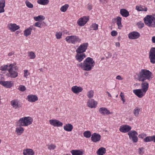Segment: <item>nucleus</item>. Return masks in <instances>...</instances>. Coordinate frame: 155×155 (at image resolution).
I'll list each match as a JSON object with an SVG mask.
<instances>
[{
    "label": "nucleus",
    "instance_id": "obj_20",
    "mask_svg": "<svg viewBox=\"0 0 155 155\" xmlns=\"http://www.w3.org/2000/svg\"><path fill=\"white\" fill-rule=\"evenodd\" d=\"M23 154L24 155H35V152L31 149L27 148L23 150Z\"/></svg>",
    "mask_w": 155,
    "mask_h": 155
},
{
    "label": "nucleus",
    "instance_id": "obj_24",
    "mask_svg": "<svg viewBox=\"0 0 155 155\" xmlns=\"http://www.w3.org/2000/svg\"><path fill=\"white\" fill-rule=\"evenodd\" d=\"M71 153L72 155H82L84 153V151L82 150H72Z\"/></svg>",
    "mask_w": 155,
    "mask_h": 155
},
{
    "label": "nucleus",
    "instance_id": "obj_35",
    "mask_svg": "<svg viewBox=\"0 0 155 155\" xmlns=\"http://www.w3.org/2000/svg\"><path fill=\"white\" fill-rule=\"evenodd\" d=\"M84 136L87 138L90 137L91 135V132L89 130H87L85 131L83 133Z\"/></svg>",
    "mask_w": 155,
    "mask_h": 155
},
{
    "label": "nucleus",
    "instance_id": "obj_29",
    "mask_svg": "<svg viewBox=\"0 0 155 155\" xmlns=\"http://www.w3.org/2000/svg\"><path fill=\"white\" fill-rule=\"evenodd\" d=\"M33 26H31L27 29H25L24 31V35L27 37L31 34V31L33 29Z\"/></svg>",
    "mask_w": 155,
    "mask_h": 155
},
{
    "label": "nucleus",
    "instance_id": "obj_7",
    "mask_svg": "<svg viewBox=\"0 0 155 155\" xmlns=\"http://www.w3.org/2000/svg\"><path fill=\"white\" fill-rule=\"evenodd\" d=\"M16 64L15 63L10 64V68L8 70L9 73L8 74V77L15 78L18 76V73L16 71H13V68H16Z\"/></svg>",
    "mask_w": 155,
    "mask_h": 155
},
{
    "label": "nucleus",
    "instance_id": "obj_23",
    "mask_svg": "<svg viewBox=\"0 0 155 155\" xmlns=\"http://www.w3.org/2000/svg\"><path fill=\"white\" fill-rule=\"evenodd\" d=\"M72 91L75 94H78L80 92L83 90V88L81 87L77 86H73L71 88Z\"/></svg>",
    "mask_w": 155,
    "mask_h": 155
},
{
    "label": "nucleus",
    "instance_id": "obj_1",
    "mask_svg": "<svg viewBox=\"0 0 155 155\" xmlns=\"http://www.w3.org/2000/svg\"><path fill=\"white\" fill-rule=\"evenodd\" d=\"M95 65V62L93 59L90 57H87L83 62L78 64L77 66L84 71H89L92 70Z\"/></svg>",
    "mask_w": 155,
    "mask_h": 155
},
{
    "label": "nucleus",
    "instance_id": "obj_28",
    "mask_svg": "<svg viewBox=\"0 0 155 155\" xmlns=\"http://www.w3.org/2000/svg\"><path fill=\"white\" fill-rule=\"evenodd\" d=\"M73 127L72 125L70 124H67L64 126L63 128L66 131L70 132L72 130Z\"/></svg>",
    "mask_w": 155,
    "mask_h": 155
},
{
    "label": "nucleus",
    "instance_id": "obj_37",
    "mask_svg": "<svg viewBox=\"0 0 155 155\" xmlns=\"http://www.w3.org/2000/svg\"><path fill=\"white\" fill-rule=\"evenodd\" d=\"M69 5L68 4H65L61 7L60 10L62 12H65L66 11Z\"/></svg>",
    "mask_w": 155,
    "mask_h": 155
},
{
    "label": "nucleus",
    "instance_id": "obj_47",
    "mask_svg": "<svg viewBox=\"0 0 155 155\" xmlns=\"http://www.w3.org/2000/svg\"><path fill=\"white\" fill-rule=\"evenodd\" d=\"M94 91L92 90H91L88 92L87 96L88 97H93L94 96Z\"/></svg>",
    "mask_w": 155,
    "mask_h": 155
},
{
    "label": "nucleus",
    "instance_id": "obj_58",
    "mask_svg": "<svg viewBox=\"0 0 155 155\" xmlns=\"http://www.w3.org/2000/svg\"><path fill=\"white\" fill-rule=\"evenodd\" d=\"M14 54V52L13 51H12L11 52L9 53L8 54V55L9 56H11Z\"/></svg>",
    "mask_w": 155,
    "mask_h": 155
},
{
    "label": "nucleus",
    "instance_id": "obj_52",
    "mask_svg": "<svg viewBox=\"0 0 155 155\" xmlns=\"http://www.w3.org/2000/svg\"><path fill=\"white\" fill-rule=\"evenodd\" d=\"M111 34L112 36H115L117 35V33L116 31L113 30L111 32Z\"/></svg>",
    "mask_w": 155,
    "mask_h": 155
},
{
    "label": "nucleus",
    "instance_id": "obj_50",
    "mask_svg": "<svg viewBox=\"0 0 155 155\" xmlns=\"http://www.w3.org/2000/svg\"><path fill=\"white\" fill-rule=\"evenodd\" d=\"M136 9L138 11H143V8L141 6H137L136 7Z\"/></svg>",
    "mask_w": 155,
    "mask_h": 155
},
{
    "label": "nucleus",
    "instance_id": "obj_21",
    "mask_svg": "<svg viewBox=\"0 0 155 155\" xmlns=\"http://www.w3.org/2000/svg\"><path fill=\"white\" fill-rule=\"evenodd\" d=\"M86 57V55L85 54H77L75 55V58L77 61L79 62H81Z\"/></svg>",
    "mask_w": 155,
    "mask_h": 155
},
{
    "label": "nucleus",
    "instance_id": "obj_63",
    "mask_svg": "<svg viewBox=\"0 0 155 155\" xmlns=\"http://www.w3.org/2000/svg\"><path fill=\"white\" fill-rule=\"evenodd\" d=\"M121 100L123 101V103H124L125 102V101L124 98L125 97H121Z\"/></svg>",
    "mask_w": 155,
    "mask_h": 155
},
{
    "label": "nucleus",
    "instance_id": "obj_38",
    "mask_svg": "<svg viewBox=\"0 0 155 155\" xmlns=\"http://www.w3.org/2000/svg\"><path fill=\"white\" fill-rule=\"evenodd\" d=\"M10 68V64L9 65L6 64L1 67V70L2 71H8V70Z\"/></svg>",
    "mask_w": 155,
    "mask_h": 155
},
{
    "label": "nucleus",
    "instance_id": "obj_41",
    "mask_svg": "<svg viewBox=\"0 0 155 155\" xmlns=\"http://www.w3.org/2000/svg\"><path fill=\"white\" fill-rule=\"evenodd\" d=\"M48 149L49 150H54L56 147L55 145L51 144L48 145Z\"/></svg>",
    "mask_w": 155,
    "mask_h": 155
},
{
    "label": "nucleus",
    "instance_id": "obj_19",
    "mask_svg": "<svg viewBox=\"0 0 155 155\" xmlns=\"http://www.w3.org/2000/svg\"><path fill=\"white\" fill-rule=\"evenodd\" d=\"M8 27L12 31L14 32L20 28L19 25H17L16 24H9L8 25Z\"/></svg>",
    "mask_w": 155,
    "mask_h": 155
},
{
    "label": "nucleus",
    "instance_id": "obj_33",
    "mask_svg": "<svg viewBox=\"0 0 155 155\" xmlns=\"http://www.w3.org/2000/svg\"><path fill=\"white\" fill-rule=\"evenodd\" d=\"M34 19L36 21H41L45 19V17L42 15H39L38 16L34 17Z\"/></svg>",
    "mask_w": 155,
    "mask_h": 155
},
{
    "label": "nucleus",
    "instance_id": "obj_8",
    "mask_svg": "<svg viewBox=\"0 0 155 155\" xmlns=\"http://www.w3.org/2000/svg\"><path fill=\"white\" fill-rule=\"evenodd\" d=\"M130 139L134 143H136L138 141V133L135 130H131L127 133Z\"/></svg>",
    "mask_w": 155,
    "mask_h": 155
},
{
    "label": "nucleus",
    "instance_id": "obj_44",
    "mask_svg": "<svg viewBox=\"0 0 155 155\" xmlns=\"http://www.w3.org/2000/svg\"><path fill=\"white\" fill-rule=\"evenodd\" d=\"M25 4L26 6L29 8H32L33 7V5L28 1H26Z\"/></svg>",
    "mask_w": 155,
    "mask_h": 155
},
{
    "label": "nucleus",
    "instance_id": "obj_57",
    "mask_svg": "<svg viewBox=\"0 0 155 155\" xmlns=\"http://www.w3.org/2000/svg\"><path fill=\"white\" fill-rule=\"evenodd\" d=\"M151 41L153 43H155V36H153L152 37Z\"/></svg>",
    "mask_w": 155,
    "mask_h": 155
},
{
    "label": "nucleus",
    "instance_id": "obj_30",
    "mask_svg": "<svg viewBox=\"0 0 155 155\" xmlns=\"http://www.w3.org/2000/svg\"><path fill=\"white\" fill-rule=\"evenodd\" d=\"M21 126H19L16 128L15 132L18 135H21L24 131V129Z\"/></svg>",
    "mask_w": 155,
    "mask_h": 155
},
{
    "label": "nucleus",
    "instance_id": "obj_36",
    "mask_svg": "<svg viewBox=\"0 0 155 155\" xmlns=\"http://www.w3.org/2000/svg\"><path fill=\"white\" fill-rule=\"evenodd\" d=\"M28 56L30 59H34L36 57V55L32 51H30L28 52Z\"/></svg>",
    "mask_w": 155,
    "mask_h": 155
},
{
    "label": "nucleus",
    "instance_id": "obj_4",
    "mask_svg": "<svg viewBox=\"0 0 155 155\" xmlns=\"http://www.w3.org/2000/svg\"><path fill=\"white\" fill-rule=\"evenodd\" d=\"M144 21L146 25L149 27H155V14L147 15L144 18Z\"/></svg>",
    "mask_w": 155,
    "mask_h": 155
},
{
    "label": "nucleus",
    "instance_id": "obj_64",
    "mask_svg": "<svg viewBox=\"0 0 155 155\" xmlns=\"http://www.w3.org/2000/svg\"><path fill=\"white\" fill-rule=\"evenodd\" d=\"M143 11L146 12L147 11V8H143Z\"/></svg>",
    "mask_w": 155,
    "mask_h": 155
},
{
    "label": "nucleus",
    "instance_id": "obj_27",
    "mask_svg": "<svg viewBox=\"0 0 155 155\" xmlns=\"http://www.w3.org/2000/svg\"><path fill=\"white\" fill-rule=\"evenodd\" d=\"M106 149L104 147L100 148L97 151L96 153L97 155H104L106 153Z\"/></svg>",
    "mask_w": 155,
    "mask_h": 155
},
{
    "label": "nucleus",
    "instance_id": "obj_49",
    "mask_svg": "<svg viewBox=\"0 0 155 155\" xmlns=\"http://www.w3.org/2000/svg\"><path fill=\"white\" fill-rule=\"evenodd\" d=\"M30 74L28 72V70H25L24 71V76L25 77L27 78V77Z\"/></svg>",
    "mask_w": 155,
    "mask_h": 155
},
{
    "label": "nucleus",
    "instance_id": "obj_11",
    "mask_svg": "<svg viewBox=\"0 0 155 155\" xmlns=\"http://www.w3.org/2000/svg\"><path fill=\"white\" fill-rule=\"evenodd\" d=\"M11 105L15 109L20 108L21 107L22 104L18 100L15 99L11 101Z\"/></svg>",
    "mask_w": 155,
    "mask_h": 155
},
{
    "label": "nucleus",
    "instance_id": "obj_5",
    "mask_svg": "<svg viewBox=\"0 0 155 155\" xmlns=\"http://www.w3.org/2000/svg\"><path fill=\"white\" fill-rule=\"evenodd\" d=\"M33 119L30 117H26L20 118L18 120V124L19 126H27L32 124Z\"/></svg>",
    "mask_w": 155,
    "mask_h": 155
},
{
    "label": "nucleus",
    "instance_id": "obj_61",
    "mask_svg": "<svg viewBox=\"0 0 155 155\" xmlns=\"http://www.w3.org/2000/svg\"><path fill=\"white\" fill-rule=\"evenodd\" d=\"M27 97H37V96L35 95H28Z\"/></svg>",
    "mask_w": 155,
    "mask_h": 155
},
{
    "label": "nucleus",
    "instance_id": "obj_51",
    "mask_svg": "<svg viewBox=\"0 0 155 155\" xmlns=\"http://www.w3.org/2000/svg\"><path fill=\"white\" fill-rule=\"evenodd\" d=\"M35 26L41 28V24L38 22H36L35 24Z\"/></svg>",
    "mask_w": 155,
    "mask_h": 155
},
{
    "label": "nucleus",
    "instance_id": "obj_55",
    "mask_svg": "<svg viewBox=\"0 0 155 155\" xmlns=\"http://www.w3.org/2000/svg\"><path fill=\"white\" fill-rule=\"evenodd\" d=\"M151 141H153L155 142V135L151 136Z\"/></svg>",
    "mask_w": 155,
    "mask_h": 155
},
{
    "label": "nucleus",
    "instance_id": "obj_48",
    "mask_svg": "<svg viewBox=\"0 0 155 155\" xmlns=\"http://www.w3.org/2000/svg\"><path fill=\"white\" fill-rule=\"evenodd\" d=\"M137 25L138 27L140 28H142L143 27L144 25L143 23L141 22H138L137 24Z\"/></svg>",
    "mask_w": 155,
    "mask_h": 155
},
{
    "label": "nucleus",
    "instance_id": "obj_34",
    "mask_svg": "<svg viewBox=\"0 0 155 155\" xmlns=\"http://www.w3.org/2000/svg\"><path fill=\"white\" fill-rule=\"evenodd\" d=\"M37 2L40 5H45L48 3L49 1L48 0H38Z\"/></svg>",
    "mask_w": 155,
    "mask_h": 155
},
{
    "label": "nucleus",
    "instance_id": "obj_39",
    "mask_svg": "<svg viewBox=\"0 0 155 155\" xmlns=\"http://www.w3.org/2000/svg\"><path fill=\"white\" fill-rule=\"evenodd\" d=\"M98 25L95 23H93L91 26V29L94 30H97L98 28Z\"/></svg>",
    "mask_w": 155,
    "mask_h": 155
},
{
    "label": "nucleus",
    "instance_id": "obj_18",
    "mask_svg": "<svg viewBox=\"0 0 155 155\" xmlns=\"http://www.w3.org/2000/svg\"><path fill=\"white\" fill-rule=\"evenodd\" d=\"M101 138V137L100 134L95 133L92 135L91 140L93 142L95 143L99 141Z\"/></svg>",
    "mask_w": 155,
    "mask_h": 155
},
{
    "label": "nucleus",
    "instance_id": "obj_16",
    "mask_svg": "<svg viewBox=\"0 0 155 155\" xmlns=\"http://www.w3.org/2000/svg\"><path fill=\"white\" fill-rule=\"evenodd\" d=\"M131 129V127L127 125H123L121 126L119 128V130L121 132L126 133L128 132Z\"/></svg>",
    "mask_w": 155,
    "mask_h": 155
},
{
    "label": "nucleus",
    "instance_id": "obj_54",
    "mask_svg": "<svg viewBox=\"0 0 155 155\" xmlns=\"http://www.w3.org/2000/svg\"><path fill=\"white\" fill-rule=\"evenodd\" d=\"M99 1L103 4H106L108 2V0H99Z\"/></svg>",
    "mask_w": 155,
    "mask_h": 155
},
{
    "label": "nucleus",
    "instance_id": "obj_14",
    "mask_svg": "<svg viewBox=\"0 0 155 155\" xmlns=\"http://www.w3.org/2000/svg\"><path fill=\"white\" fill-rule=\"evenodd\" d=\"M50 124L54 127H60L62 126L63 124L58 120L51 119L49 120Z\"/></svg>",
    "mask_w": 155,
    "mask_h": 155
},
{
    "label": "nucleus",
    "instance_id": "obj_60",
    "mask_svg": "<svg viewBox=\"0 0 155 155\" xmlns=\"http://www.w3.org/2000/svg\"><path fill=\"white\" fill-rule=\"evenodd\" d=\"M115 46L116 47H120V43L119 42H117L115 43Z\"/></svg>",
    "mask_w": 155,
    "mask_h": 155
},
{
    "label": "nucleus",
    "instance_id": "obj_32",
    "mask_svg": "<svg viewBox=\"0 0 155 155\" xmlns=\"http://www.w3.org/2000/svg\"><path fill=\"white\" fill-rule=\"evenodd\" d=\"M120 13L123 17H127L129 15V13L128 12L126 9H122L120 10Z\"/></svg>",
    "mask_w": 155,
    "mask_h": 155
},
{
    "label": "nucleus",
    "instance_id": "obj_17",
    "mask_svg": "<svg viewBox=\"0 0 155 155\" xmlns=\"http://www.w3.org/2000/svg\"><path fill=\"white\" fill-rule=\"evenodd\" d=\"M0 84L7 88H10L14 85V83L12 81H1Z\"/></svg>",
    "mask_w": 155,
    "mask_h": 155
},
{
    "label": "nucleus",
    "instance_id": "obj_13",
    "mask_svg": "<svg viewBox=\"0 0 155 155\" xmlns=\"http://www.w3.org/2000/svg\"><path fill=\"white\" fill-rule=\"evenodd\" d=\"M89 20V17L84 16L79 19L77 21L78 25L80 26H84Z\"/></svg>",
    "mask_w": 155,
    "mask_h": 155
},
{
    "label": "nucleus",
    "instance_id": "obj_26",
    "mask_svg": "<svg viewBox=\"0 0 155 155\" xmlns=\"http://www.w3.org/2000/svg\"><path fill=\"white\" fill-rule=\"evenodd\" d=\"M142 110V108L139 107H136L134 110L133 113L134 115L136 117H137L139 116L140 113Z\"/></svg>",
    "mask_w": 155,
    "mask_h": 155
},
{
    "label": "nucleus",
    "instance_id": "obj_6",
    "mask_svg": "<svg viewBox=\"0 0 155 155\" xmlns=\"http://www.w3.org/2000/svg\"><path fill=\"white\" fill-rule=\"evenodd\" d=\"M65 40L68 43L73 44L80 42L81 41V39L78 36L75 35L67 36L65 38Z\"/></svg>",
    "mask_w": 155,
    "mask_h": 155
},
{
    "label": "nucleus",
    "instance_id": "obj_56",
    "mask_svg": "<svg viewBox=\"0 0 155 155\" xmlns=\"http://www.w3.org/2000/svg\"><path fill=\"white\" fill-rule=\"evenodd\" d=\"M116 79L119 80H122L123 79V78L120 75L117 76L116 77Z\"/></svg>",
    "mask_w": 155,
    "mask_h": 155
},
{
    "label": "nucleus",
    "instance_id": "obj_46",
    "mask_svg": "<svg viewBox=\"0 0 155 155\" xmlns=\"http://www.w3.org/2000/svg\"><path fill=\"white\" fill-rule=\"evenodd\" d=\"M144 148L143 147H141L139 148L138 153L140 155H143L144 153Z\"/></svg>",
    "mask_w": 155,
    "mask_h": 155
},
{
    "label": "nucleus",
    "instance_id": "obj_22",
    "mask_svg": "<svg viewBox=\"0 0 155 155\" xmlns=\"http://www.w3.org/2000/svg\"><path fill=\"white\" fill-rule=\"evenodd\" d=\"M99 111L100 114L103 115L109 114H111L109 110L107 108L104 107H100L99 110Z\"/></svg>",
    "mask_w": 155,
    "mask_h": 155
},
{
    "label": "nucleus",
    "instance_id": "obj_15",
    "mask_svg": "<svg viewBox=\"0 0 155 155\" xmlns=\"http://www.w3.org/2000/svg\"><path fill=\"white\" fill-rule=\"evenodd\" d=\"M140 34L137 31H134L130 33L128 35L129 38L130 39H136L139 38Z\"/></svg>",
    "mask_w": 155,
    "mask_h": 155
},
{
    "label": "nucleus",
    "instance_id": "obj_43",
    "mask_svg": "<svg viewBox=\"0 0 155 155\" xmlns=\"http://www.w3.org/2000/svg\"><path fill=\"white\" fill-rule=\"evenodd\" d=\"M151 136H148L143 139V141L145 142H148L151 141Z\"/></svg>",
    "mask_w": 155,
    "mask_h": 155
},
{
    "label": "nucleus",
    "instance_id": "obj_25",
    "mask_svg": "<svg viewBox=\"0 0 155 155\" xmlns=\"http://www.w3.org/2000/svg\"><path fill=\"white\" fill-rule=\"evenodd\" d=\"M5 0H0V14L5 11L4 8L5 7Z\"/></svg>",
    "mask_w": 155,
    "mask_h": 155
},
{
    "label": "nucleus",
    "instance_id": "obj_10",
    "mask_svg": "<svg viewBox=\"0 0 155 155\" xmlns=\"http://www.w3.org/2000/svg\"><path fill=\"white\" fill-rule=\"evenodd\" d=\"M149 58L152 64L155 63V48H152L149 52Z\"/></svg>",
    "mask_w": 155,
    "mask_h": 155
},
{
    "label": "nucleus",
    "instance_id": "obj_45",
    "mask_svg": "<svg viewBox=\"0 0 155 155\" xmlns=\"http://www.w3.org/2000/svg\"><path fill=\"white\" fill-rule=\"evenodd\" d=\"M18 89L19 90L23 91L25 90L26 88L25 86L22 85H20L19 86Z\"/></svg>",
    "mask_w": 155,
    "mask_h": 155
},
{
    "label": "nucleus",
    "instance_id": "obj_31",
    "mask_svg": "<svg viewBox=\"0 0 155 155\" xmlns=\"http://www.w3.org/2000/svg\"><path fill=\"white\" fill-rule=\"evenodd\" d=\"M116 20L118 28L121 29L123 26L121 23V18L120 17H118L117 18Z\"/></svg>",
    "mask_w": 155,
    "mask_h": 155
},
{
    "label": "nucleus",
    "instance_id": "obj_40",
    "mask_svg": "<svg viewBox=\"0 0 155 155\" xmlns=\"http://www.w3.org/2000/svg\"><path fill=\"white\" fill-rule=\"evenodd\" d=\"M26 99L29 101L33 102L38 100V97H27Z\"/></svg>",
    "mask_w": 155,
    "mask_h": 155
},
{
    "label": "nucleus",
    "instance_id": "obj_59",
    "mask_svg": "<svg viewBox=\"0 0 155 155\" xmlns=\"http://www.w3.org/2000/svg\"><path fill=\"white\" fill-rule=\"evenodd\" d=\"M87 9L89 10H91L92 9V6L91 5H89L87 7Z\"/></svg>",
    "mask_w": 155,
    "mask_h": 155
},
{
    "label": "nucleus",
    "instance_id": "obj_9",
    "mask_svg": "<svg viewBox=\"0 0 155 155\" xmlns=\"http://www.w3.org/2000/svg\"><path fill=\"white\" fill-rule=\"evenodd\" d=\"M87 43H84L81 45L76 50L77 53L81 54L85 52L88 46Z\"/></svg>",
    "mask_w": 155,
    "mask_h": 155
},
{
    "label": "nucleus",
    "instance_id": "obj_12",
    "mask_svg": "<svg viewBox=\"0 0 155 155\" xmlns=\"http://www.w3.org/2000/svg\"><path fill=\"white\" fill-rule=\"evenodd\" d=\"M97 104V101L93 99H89L87 102V106L91 108H95Z\"/></svg>",
    "mask_w": 155,
    "mask_h": 155
},
{
    "label": "nucleus",
    "instance_id": "obj_62",
    "mask_svg": "<svg viewBox=\"0 0 155 155\" xmlns=\"http://www.w3.org/2000/svg\"><path fill=\"white\" fill-rule=\"evenodd\" d=\"M120 97H123L124 96V94L122 92H121L120 94Z\"/></svg>",
    "mask_w": 155,
    "mask_h": 155
},
{
    "label": "nucleus",
    "instance_id": "obj_3",
    "mask_svg": "<svg viewBox=\"0 0 155 155\" xmlns=\"http://www.w3.org/2000/svg\"><path fill=\"white\" fill-rule=\"evenodd\" d=\"M142 89L134 90L133 92L138 97L143 96L148 90L149 84L146 81H142Z\"/></svg>",
    "mask_w": 155,
    "mask_h": 155
},
{
    "label": "nucleus",
    "instance_id": "obj_2",
    "mask_svg": "<svg viewBox=\"0 0 155 155\" xmlns=\"http://www.w3.org/2000/svg\"><path fill=\"white\" fill-rule=\"evenodd\" d=\"M138 80L143 81L146 80L150 81L153 78L152 73L149 71L144 69L140 70L137 74Z\"/></svg>",
    "mask_w": 155,
    "mask_h": 155
},
{
    "label": "nucleus",
    "instance_id": "obj_42",
    "mask_svg": "<svg viewBox=\"0 0 155 155\" xmlns=\"http://www.w3.org/2000/svg\"><path fill=\"white\" fill-rule=\"evenodd\" d=\"M62 33L61 32H56L55 34V36L57 39H59L61 38Z\"/></svg>",
    "mask_w": 155,
    "mask_h": 155
},
{
    "label": "nucleus",
    "instance_id": "obj_53",
    "mask_svg": "<svg viewBox=\"0 0 155 155\" xmlns=\"http://www.w3.org/2000/svg\"><path fill=\"white\" fill-rule=\"evenodd\" d=\"M146 136V134L144 133H142L139 134L138 136V137L142 139L144 137Z\"/></svg>",
    "mask_w": 155,
    "mask_h": 155
}]
</instances>
